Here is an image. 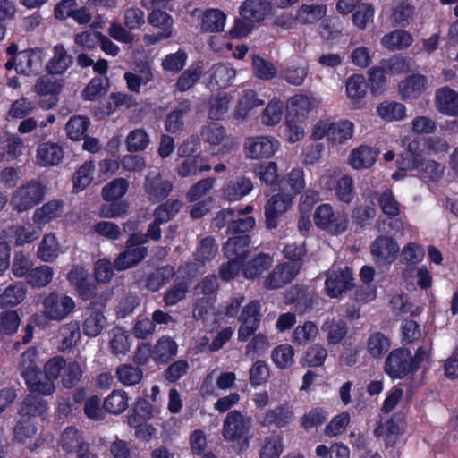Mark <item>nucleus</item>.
Segmentation results:
<instances>
[{"label":"nucleus","mask_w":458,"mask_h":458,"mask_svg":"<svg viewBox=\"0 0 458 458\" xmlns=\"http://www.w3.org/2000/svg\"><path fill=\"white\" fill-rule=\"evenodd\" d=\"M64 365L65 360L63 357H54L45 365L46 378L42 379L41 374L37 368L30 366L22 372V376L31 392L48 395L55 390L53 380L62 376Z\"/></svg>","instance_id":"nucleus-1"},{"label":"nucleus","mask_w":458,"mask_h":458,"mask_svg":"<svg viewBox=\"0 0 458 458\" xmlns=\"http://www.w3.org/2000/svg\"><path fill=\"white\" fill-rule=\"evenodd\" d=\"M222 435L225 440L235 444L239 451H245L253 437L252 419L239 411H230L224 422Z\"/></svg>","instance_id":"nucleus-2"},{"label":"nucleus","mask_w":458,"mask_h":458,"mask_svg":"<svg viewBox=\"0 0 458 458\" xmlns=\"http://www.w3.org/2000/svg\"><path fill=\"white\" fill-rule=\"evenodd\" d=\"M46 195V186L39 181L31 180L18 187L10 203L18 212L27 211L39 203Z\"/></svg>","instance_id":"nucleus-3"},{"label":"nucleus","mask_w":458,"mask_h":458,"mask_svg":"<svg viewBox=\"0 0 458 458\" xmlns=\"http://www.w3.org/2000/svg\"><path fill=\"white\" fill-rule=\"evenodd\" d=\"M42 315L51 321H62L74 310L75 302L72 297L57 292H51L42 301Z\"/></svg>","instance_id":"nucleus-4"},{"label":"nucleus","mask_w":458,"mask_h":458,"mask_svg":"<svg viewBox=\"0 0 458 458\" xmlns=\"http://www.w3.org/2000/svg\"><path fill=\"white\" fill-rule=\"evenodd\" d=\"M315 225L331 233L340 234L348 228L349 219L347 214L335 211L330 204L319 205L314 214Z\"/></svg>","instance_id":"nucleus-5"},{"label":"nucleus","mask_w":458,"mask_h":458,"mask_svg":"<svg viewBox=\"0 0 458 458\" xmlns=\"http://www.w3.org/2000/svg\"><path fill=\"white\" fill-rule=\"evenodd\" d=\"M201 139L215 156L228 154L234 147L233 140L225 127L216 123H210L202 128Z\"/></svg>","instance_id":"nucleus-6"},{"label":"nucleus","mask_w":458,"mask_h":458,"mask_svg":"<svg viewBox=\"0 0 458 458\" xmlns=\"http://www.w3.org/2000/svg\"><path fill=\"white\" fill-rule=\"evenodd\" d=\"M415 370L411 352L405 348L393 350L386 359L385 373L393 379H401Z\"/></svg>","instance_id":"nucleus-7"},{"label":"nucleus","mask_w":458,"mask_h":458,"mask_svg":"<svg viewBox=\"0 0 458 458\" xmlns=\"http://www.w3.org/2000/svg\"><path fill=\"white\" fill-rule=\"evenodd\" d=\"M279 147V141L273 137H250L244 141L243 152L246 158L259 160L271 157Z\"/></svg>","instance_id":"nucleus-8"},{"label":"nucleus","mask_w":458,"mask_h":458,"mask_svg":"<svg viewBox=\"0 0 458 458\" xmlns=\"http://www.w3.org/2000/svg\"><path fill=\"white\" fill-rule=\"evenodd\" d=\"M218 247L214 238L206 237L199 241L194 252V258L198 264L189 263L179 268L188 277H193L200 272V267L210 262L217 254Z\"/></svg>","instance_id":"nucleus-9"},{"label":"nucleus","mask_w":458,"mask_h":458,"mask_svg":"<svg viewBox=\"0 0 458 458\" xmlns=\"http://www.w3.org/2000/svg\"><path fill=\"white\" fill-rule=\"evenodd\" d=\"M42 64L40 53L34 49L21 51L11 57L5 64L6 70L13 68L23 75L36 74Z\"/></svg>","instance_id":"nucleus-10"},{"label":"nucleus","mask_w":458,"mask_h":458,"mask_svg":"<svg viewBox=\"0 0 458 458\" xmlns=\"http://www.w3.org/2000/svg\"><path fill=\"white\" fill-rule=\"evenodd\" d=\"M144 242L145 236L131 235L126 242L127 250L120 253L114 260L115 268L117 270H125L140 263L146 257L147 250L144 247H132Z\"/></svg>","instance_id":"nucleus-11"},{"label":"nucleus","mask_w":458,"mask_h":458,"mask_svg":"<svg viewBox=\"0 0 458 458\" xmlns=\"http://www.w3.org/2000/svg\"><path fill=\"white\" fill-rule=\"evenodd\" d=\"M293 200V194L282 191L267 201L264 209L267 228L273 229L277 226L278 218L291 208Z\"/></svg>","instance_id":"nucleus-12"},{"label":"nucleus","mask_w":458,"mask_h":458,"mask_svg":"<svg viewBox=\"0 0 458 458\" xmlns=\"http://www.w3.org/2000/svg\"><path fill=\"white\" fill-rule=\"evenodd\" d=\"M260 302L252 301L243 307L239 321L238 339L241 342L246 341L258 329L260 323Z\"/></svg>","instance_id":"nucleus-13"},{"label":"nucleus","mask_w":458,"mask_h":458,"mask_svg":"<svg viewBox=\"0 0 458 458\" xmlns=\"http://www.w3.org/2000/svg\"><path fill=\"white\" fill-rule=\"evenodd\" d=\"M352 270L347 267L329 270L325 283L327 294L331 298L340 296L352 287Z\"/></svg>","instance_id":"nucleus-14"},{"label":"nucleus","mask_w":458,"mask_h":458,"mask_svg":"<svg viewBox=\"0 0 458 458\" xmlns=\"http://www.w3.org/2000/svg\"><path fill=\"white\" fill-rule=\"evenodd\" d=\"M402 144L405 149L401 155L398 165L402 171H412L418 167L425 149L420 148V142L417 138L410 136L404 137L402 140Z\"/></svg>","instance_id":"nucleus-15"},{"label":"nucleus","mask_w":458,"mask_h":458,"mask_svg":"<svg viewBox=\"0 0 458 458\" xmlns=\"http://www.w3.org/2000/svg\"><path fill=\"white\" fill-rule=\"evenodd\" d=\"M370 252L376 262L393 263L399 252V246L391 237L379 236L370 245Z\"/></svg>","instance_id":"nucleus-16"},{"label":"nucleus","mask_w":458,"mask_h":458,"mask_svg":"<svg viewBox=\"0 0 458 458\" xmlns=\"http://www.w3.org/2000/svg\"><path fill=\"white\" fill-rule=\"evenodd\" d=\"M298 264L283 263L277 265L266 278L264 284L267 289H278L290 283L299 273Z\"/></svg>","instance_id":"nucleus-17"},{"label":"nucleus","mask_w":458,"mask_h":458,"mask_svg":"<svg viewBox=\"0 0 458 458\" xmlns=\"http://www.w3.org/2000/svg\"><path fill=\"white\" fill-rule=\"evenodd\" d=\"M64 156V149L59 143L46 141L38 146L35 159L39 166L49 167L59 165Z\"/></svg>","instance_id":"nucleus-18"},{"label":"nucleus","mask_w":458,"mask_h":458,"mask_svg":"<svg viewBox=\"0 0 458 458\" xmlns=\"http://www.w3.org/2000/svg\"><path fill=\"white\" fill-rule=\"evenodd\" d=\"M435 107L442 114L458 116V92L449 87H442L435 92Z\"/></svg>","instance_id":"nucleus-19"},{"label":"nucleus","mask_w":458,"mask_h":458,"mask_svg":"<svg viewBox=\"0 0 458 458\" xmlns=\"http://www.w3.org/2000/svg\"><path fill=\"white\" fill-rule=\"evenodd\" d=\"M345 91L353 108L360 109L365 106L367 86L361 74H352L345 81Z\"/></svg>","instance_id":"nucleus-20"},{"label":"nucleus","mask_w":458,"mask_h":458,"mask_svg":"<svg viewBox=\"0 0 458 458\" xmlns=\"http://www.w3.org/2000/svg\"><path fill=\"white\" fill-rule=\"evenodd\" d=\"M313 99L306 95L297 94L287 100V118L302 122L313 109Z\"/></svg>","instance_id":"nucleus-21"},{"label":"nucleus","mask_w":458,"mask_h":458,"mask_svg":"<svg viewBox=\"0 0 458 458\" xmlns=\"http://www.w3.org/2000/svg\"><path fill=\"white\" fill-rule=\"evenodd\" d=\"M271 11V4L263 0H246L240 7L241 16L252 22L263 21Z\"/></svg>","instance_id":"nucleus-22"},{"label":"nucleus","mask_w":458,"mask_h":458,"mask_svg":"<svg viewBox=\"0 0 458 458\" xmlns=\"http://www.w3.org/2000/svg\"><path fill=\"white\" fill-rule=\"evenodd\" d=\"M64 212V202L62 200L53 199L36 208L33 213L32 220L39 226L44 225L61 217Z\"/></svg>","instance_id":"nucleus-23"},{"label":"nucleus","mask_w":458,"mask_h":458,"mask_svg":"<svg viewBox=\"0 0 458 458\" xmlns=\"http://www.w3.org/2000/svg\"><path fill=\"white\" fill-rule=\"evenodd\" d=\"M294 418L293 408L288 404H281L275 409L267 411L261 420L260 424L265 427L276 425L278 428L286 427Z\"/></svg>","instance_id":"nucleus-24"},{"label":"nucleus","mask_w":458,"mask_h":458,"mask_svg":"<svg viewBox=\"0 0 458 458\" xmlns=\"http://www.w3.org/2000/svg\"><path fill=\"white\" fill-rule=\"evenodd\" d=\"M127 88L133 92H140V87L153 80V73L148 63L141 62L136 64L134 72L124 73Z\"/></svg>","instance_id":"nucleus-25"},{"label":"nucleus","mask_w":458,"mask_h":458,"mask_svg":"<svg viewBox=\"0 0 458 458\" xmlns=\"http://www.w3.org/2000/svg\"><path fill=\"white\" fill-rule=\"evenodd\" d=\"M173 189L171 182L159 174H149L145 180V190L152 200H160L168 196Z\"/></svg>","instance_id":"nucleus-26"},{"label":"nucleus","mask_w":458,"mask_h":458,"mask_svg":"<svg viewBox=\"0 0 458 458\" xmlns=\"http://www.w3.org/2000/svg\"><path fill=\"white\" fill-rule=\"evenodd\" d=\"M327 8L325 4H303L295 11V18L298 24L315 25L327 14Z\"/></svg>","instance_id":"nucleus-27"},{"label":"nucleus","mask_w":458,"mask_h":458,"mask_svg":"<svg viewBox=\"0 0 458 458\" xmlns=\"http://www.w3.org/2000/svg\"><path fill=\"white\" fill-rule=\"evenodd\" d=\"M209 77V85L219 88H226L232 84L236 71L227 63H219L214 64L208 72Z\"/></svg>","instance_id":"nucleus-28"},{"label":"nucleus","mask_w":458,"mask_h":458,"mask_svg":"<svg viewBox=\"0 0 458 458\" xmlns=\"http://www.w3.org/2000/svg\"><path fill=\"white\" fill-rule=\"evenodd\" d=\"M250 239L249 235L242 234L229 238L223 247L225 256L243 262L249 255Z\"/></svg>","instance_id":"nucleus-29"},{"label":"nucleus","mask_w":458,"mask_h":458,"mask_svg":"<svg viewBox=\"0 0 458 458\" xmlns=\"http://www.w3.org/2000/svg\"><path fill=\"white\" fill-rule=\"evenodd\" d=\"M27 294V287L21 282H14L0 293V308H13L21 304Z\"/></svg>","instance_id":"nucleus-30"},{"label":"nucleus","mask_w":458,"mask_h":458,"mask_svg":"<svg viewBox=\"0 0 458 458\" xmlns=\"http://www.w3.org/2000/svg\"><path fill=\"white\" fill-rule=\"evenodd\" d=\"M427 87L428 82L425 76L413 74L402 81L398 89L404 99H414L420 97Z\"/></svg>","instance_id":"nucleus-31"},{"label":"nucleus","mask_w":458,"mask_h":458,"mask_svg":"<svg viewBox=\"0 0 458 458\" xmlns=\"http://www.w3.org/2000/svg\"><path fill=\"white\" fill-rule=\"evenodd\" d=\"M211 166L207 163L205 157L195 155L187 157L176 167L177 174L182 178L197 176L199 173L210 171Z\"/></svg>","instance_id":"nucleus-32"},{"label":"nucleus","mask_w":458,"mask_h":458,"mask_svg":"<svg viewBox=\"0 0 458 458\" xmlns=\"http://www.w3.org/2000/svg\"><path fill=\"white\" fill-rule=\"evenodd\" d=\"M253 190L250 178L237 177L230 181L223 190V196L229 201H237L249 195Z\"/></svg>","instance_id":"nucleus-33"},{"label":"nucleus","mask_w":458,"mask_h":458,"mask_svg":"<svg viewBox=\"0 0 458 458\" xmlns=\"http://www.w3.org/2000/svg\"><path fill=\"white\" fill-rule=\"evenodd\" d=\"M177 344L170 336H162L152 349V359L157 363H166L177 354Z\"/></svg>","instance_id":"nucleus-34"},{"label":"nucleus","mask_w":458,"mask_h":458,"mask_svg":"<svg viewBox=\"0 0 458 458\" xmlns=\"http://www.w3.org/2000/svg\"><path fill=\"white\" fill-rule=\"evenodd\" d=\"M62 253V247L55 234L49 233L44 235L40 241L37 257L43 262H51Z\"/></svg>","instance_id":"nucleus-35"},{"label":"nucleus","mask_w":458,"mask_h":458,"mask_svg":"<svg viewBox=\"0 0 458 458\" xmlns=\"http://www.w3.org/2000/svg\"><path fill=\"white\" fill-rule=\"evenodd\" d=\"M67 277L83 299L88 300L94 295L95 287L88 284V271L84 267H75L72 268Z\"/></svg>","instance_id":"nucleus-36"},{"label":"nucleus","mask_w":458,"mask_h":458,"mask_svg":"<svg viewBox=\"0 0 458 458\" xmlns=\"http://www.w3.org/2000/svg\"><path fill=\"white\" fill-rule=\"evenodd\" d=\"M59 445L66 453L85 452L84 439L80 431L74 427L66 428L61 434Z\"/></svg>","instance_id":"nucleus-37"},{"label":"nucleus","mask_w":458,"mask_h":458,"mask_svg":"<svg viewBox=\"0 0 458 458\" xmlns=\"http://www.w3.org/2000/svg\"><path fill=\"white\" fill-rule=\"evenodd\" d=\"M273 263V259L264 253L247 261L242 267V275L246 279L253 280L258 278L263 272L267 270Z\"/></svg>","instance_id":"nucleus-38"},{"label":"nucleus","mask_w":458,"mask_h":458,"mask_svg":"<svg viewBox=\"0 0 458 458\" xmlns=\"http://www.w3.org/2000/svg\"><path fill=\"white\" fill-rule=\"evenodd\" d=\"M377 153L367 146L354 148L349 156V164L353 169L361 170L369 168L376 161Z\"/></svg>","instance_id":"nucleus-39"},{"label":"nucleus","mask_w":458,"mask_h":458,"mask_svg":"<svg viewBox=\"0 0 458 458\" xmlns=\"http://www.w3.org/2000/svg\"><path fill=\"white\" fill-rule=\"evenodd\" d=\"M412 43V35L403 30H393L381 38L382 46L391 51L408 48Z\"/></svg>","instance_id":"nucleus-40"},{"label":"nucleus","mask_w":458,"mask_h":458,"mask_svg":"<svg viewBox=\"0 0 458 458\" xmlns=\"http://www.w3.org/2000/svg\"><path fill=\"white\" fill-rule=\"evenodd\" d=\"M72 64V57L67 53L63 45H56L53 48V55L47 64L50 73L61 74Z\"/></svg>","instance_id":"nucleus-41"},{"label":"nucleus","mask_w":458,"mask_h":458,"mask_svg":"<svg viewBox=\"0 0 458 458\" xmlns=\"http://www.w3.org/2000/svg\"><path fill=\"white\" fill-rule=\"evenodd\" d=\"M377 114L386 122H398L406 117V107L402 103L386 100L377 106Z\"/></svg>","instance_id":"nucleus-42"},{"label":"nucleus","mask_w":458,"mask_h":458,"mask_svg":"<svg viewBox=\"0 0 458 458\" xmlns=\"http://www.w3.org/2000/svg\"><path fill=\"white\" fill-rule=\"evenodd\" d=\"M80 336V326L77 322H70L62 325L59 327L56 336L59 343V349L61 351L71 349L76 344Z\"/></svg>","instance_id":"nucleus-43"},{"label":"nucleus","mask_w":458,"mask_h":458,"mask_svg":"<svg viewBox=\"0 0 458 458\" xmlns=\"http://www.w3.org/2000/svg\"><path fill=\"white\" fill-rule=\"evenodd\" d=\"M226 21L225 13L219 9L206 11L201 18V29L210 33L221 32L225 29Z\"/></svg>","instance_id":"nucleus-44"},{"label":"nucleus","mask_w":458,"mask_h":458,"mask_svg":"<svg viewBox=\"0 0 458 458\" xmlns=\"http://www.w3.org/2000/svg\"><path fill=\"white\" fill-rule=\"evenodd\" d=\"M32 393L22 402L20 410L21 419L30 421H33V418L42 415L47 410L45 401Z\"/></svg>","instance_id":"nucleus-45"},{"label":"nucleus","mask_w":458,"mask_h":458,"mask_svg":"<svg viewBox=\"0 0 458 458\" xmlns=\"http://www.w3.org/2000/svg\"><path fill=\"white\" fill-rule=\"evenodd\" d=\"M284 450L283 438L279 434L273 433L260 443L259 458H279Z\"/></svg>","instance_id":"nucleus-46"},{"label":"nucleus","mask_w":458,"mask_h":458,"mask_svg":"<svg viewBox=\"0 0 458 458\" xmlns=\"http://www.w3.org/2000/svg\"><path fill=\"white\" fill-rule=\"evenodd\" d=\"M366 347L367 352L371 357L380 359L388 352L391 343L384 334L375 332L369 335Z\"/></svg>","instance_id":"nucleus-47"},{"label":"nucleus","mask_w":458,"mask_h":458,"mask_svg":"<svg viewBox=\"0 0 458 458\" xmlns=\"http://www.w3.org/2000/svg\"><path fill=\"white\" fill-rule=\"evenodd\" d=\"M318 327L312 321H305L302 325L297 326L292 335L293 343L305 346L315 341L318 335Z\"/></svg>","instance_id":"nucleus-48"},{"label":"nucleus","mask_w":458,"mask_h":458,"mask_svg":"<svg viewBox=\"0 0 458 458\" xmlns=\"http://www.w3.org/2000/svg\"><path fill=\"white\" fill-rule=\"evenodd\" d=\"M131 343L130 334L122 327H114L110 332L109 348L113 354H125L129 352Z\"/></svg>","instance_id":"nucleus-49"},{"label":"nucleus","mask_w":458,"mask_h":458,"mask_svg":"<svg viewBox=\"0 0 458 458\" xmlns=\"http://www.w3.org/2000/svg\"><path fill=\"white\" fill-rule=\"evenodd\" d=\"M129 397L125 391L118 389L113 390L111 394L105 398L103 406L106 411L112 414H121L129 406Z\"/></svg>","instance_id":"nucleus-50"},{"label":"nucleus","mask_w":458,"mask_h":458,"mask_svg":"<svg viewBox=\"0 0 458 458\" xmlns=\"http://www.w3.org/2000/svg\"><path fill=\"white\" fill-rule=\"evenodd\" d=\"M54 276L53 267L41 265L32 268L26 278L27 283L33 288H43L48 285Z\"/></svg>","instance_id":"nucleus-51"},{"label":"nucleus","mask_w":458,"mask_h":458,"mask_svg":"<svg viewBox=\"0 0 458 458\" xmlns=\"http://www.w3.org/2000/svg\"><path fill=\"white\" fill-rule=\"evenodd\" d=\"M271 360L280 369L290 368L294 363V349L289 344H283L273 349Z\"/></svg>","instance_id":"nucleus-52"},{"label":"nucleus","mask_w":458,"mask_h":458,"mask_svg":"<svg viewBox=\"0 0 458 458\" xmlns=\"http://www.w3.org/2000/svg\"><path fill=\"white\" fill-rule=\"evenodd\" d=\"M175 275L174 268L171 266H164L150 274L146 282V286L152 292L158 291L166 284Z\"/></svg>","instance_id":"nucleus-53"},{"label":"nucleus","mask_w":458,"mask_h":458,"mask_svg":"<svg viewBox=\"0 0 458 458\" xmlns=\"http://www.w3.org/2000/svg\"><path fill=\"white\" fill-rule=\"evenodd\" d=\"M21 140L14 135L0 138V161L14 159L21 152Z\"/></svg>","instance_id":"nucleus-54"},{"label":"nucleus","mask_w":458,"mask_h":458,"mask_svg":"<svg viewBox=\"0 0 458 458\" xmlns=\"http://www.w3.org/2000/svg\"><path fill=\"white\" fill-rule=\"evenodd\" d=\"M353 132L354 125L352 122L347 120L332 122L329 140L336 144H343L352 137Z\"/></svg>","instance_id":"nucleus-55"},{"label":"nucleus","mask_w":458,"mask_h":458,"mask_svg":"<svg viewBox=\"0 0 458 458\" xmlns=\"http://www.w3.org/2000/svg\"><path fill=\"white\" fill-rule=\"evenodd\" d=\"M284 111L283 102L274 98L267 105L261 115L262 123L267 126H275L282 121Z\"/></svg>","instance_id":"nucleus-56"},{"label":"nucleus","mask_w":458,"mask_h":458,"mask_svg":"<svg viewBox=\"0 0 458 458\" xmlns=\"http://www.w3.org/2000/svg\"><path fill=\"white\" fill-rule=\"evenodd\" d=\"M264 100L259 99L253 90H246L239 100L236 116L241 119H245L252 111L253 108L261 106Z\"/></svg>","instance_id":"nucleus-57"},{"label":"nucleus","mask_w":458,"mask_h":458,"mask_svg":"<svg viewBox=\"0 0 458 458\" xmlns=\"http://www.w3.org/2000/svg\"><path fill=\"white\" fill-rule=\"evenodd\" d=\"M129 189V182L124 178H116L105 185L101 194L105 200L114 201L123 197Z\"/></svg>","instance_id":"nucleus-58"},{"label":"nucleus","mask_w":458,"mask_h":458,"mask_svg":"<svg viewBox=\"0 0 458 458\" xmlns=\"http://www.w3.org/2000/svg\"><path fill=\"white\" fill-rule=\"evenodd\" d=\"M415 9L406 2H402L393 8L391 22L394 26L406 27L413 20Z\"/></svg>","instance_id":"nucleus-59"},{"label":"nucleus","mask_w":458,"mask_h":458,"mask_svg":"<svg viewBox=\"0 0 458 458\" xmlns=\"http://www.w3.org/2000/svg\"><path fill=\"white\" fill-rule=\"evenodd\" d=\"M116 377L120 383L124 386H131L139 384L142 379V370L131 364H123L117 367Z\"/></svg>","instance_id":"nucleus-60"},{"label":"nucleus","mask_w":458,"mask_h":458,"mask_svg":"<svg viewBox=\"0 0 458 458\" xmlns=\"http://www.w3.org/2000/svg\"><path fill=\"white\" fill-rule=\"evenodd\" d=\"M106 325V318L97 310H91L83 324V332L89 337L98 335Z\"/></svg>","instance_id":"nucleus-61"},{"label":"nucleus","mask_w":458,"mask_h":458,"mask_svg":"<svg viewBox=\"0 0 458 458\" xmlns=\"http://www.w3.org/2000/svg\"><path fill=\"white\" fill-rule=\"evenodd\" d=\"M322 330L327 333V340L329 344H338L347 334V325L343 320L327 321L322 326Z\"/></svg>","instance_id":"nucleus-62"},{"label":"nucleus","mask_w":458,"mask_h":458,"mask_svg":"<svg viewBox=\"0 0 458 458\" xmlns=\"http://www.w3.org/2000/svg\"><path fill=\"white\" fill-rule=\"evenodd\" d=\"M90 121L84 116H73L66 123L67 136L72 140H82L88 131Z\"/></svg>","instance_id":"nucleus-63"},{"label":"nucleus","mask_w":458,"mask_h":458,"mask_svg":"<svg viewBox=\"0 0 458 458\" xmlns=\"http://www.w3.org/2000/svg\"><path fill=\"white\" fill-rule=\"evenodd\" d=\"M202 65L194 64L184 71L177 80L175 87L180 91H186L192 88L202 74Z\"/></svg>","instance_id":"nucleus-64"}]
</instances>
